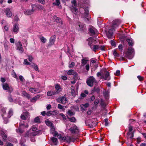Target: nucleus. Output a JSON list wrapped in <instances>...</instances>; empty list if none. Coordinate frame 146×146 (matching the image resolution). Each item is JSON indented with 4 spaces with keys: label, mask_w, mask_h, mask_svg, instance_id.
Masks as SVG:
<instances>
[{
    "label": "nucleus",
    "mask_w": 146,
    "mask_h": 146,
    "mask_svg": "<svg viewBox=\"0 0 146 146\" xmlns=\"http://www.w3.org/2000/svg\"><path fill=\"white\" fill-rule=\"evenodd\" d=\"M120 23L119 20L114 21L112 22L113 25L112 26V28L109 29L107 35L109 38L111 39L112 38L113 31H114L115 29L118 27Z\"/></svg>",
    "instance_id": "nucleus-1"
},
{
    "label": "nucleus",
    "mask_w": 146,
    "mask_h": 146,
    "mask_svg": "<svg viewBox=\"0 0 146 146\" xmlns=\"http://www.w3.org/2000/svg\"><path fill=\"white\" fill-rule=\"evenodd\" d=\"M88 45L91 49L94 52H96L97 50H99L100 47L98 45H95L97 43V41L92 37L89 38L88 40Z\"/></svg>",
    "instance_id": "nucleus-2"
},
{
    "label": "nucleus",
    "mask_w": 146,
    "mask_h": 146,
    "mask_svg": "<svg viewBox=\"0 0 146 146\" xmlns=\"http://www.w3.org/2000/svg\"><path fill=\"white\" fill-rule=\"evenodd\" d=\"M37 130L36 127L33 126L29 131H27L25 134V137H29L31 138L32 136H35L38 133L36 131Z\"/></svg>",
    "instance_id": "nucleus-3"
},
{
    "label": "nucleus",
    "mask_w": 146,
    "mask_h": 146,
    "mask_svg": "<svg viewBox=\"0 0 146 146\" xmlns=\"http://www.w3.org/2000/svg\"><path fill=\"white\" fill-rule=\"evenodd\" d=\"M29 125L28 124L25 125L24 123H22L21 122L19 124V127L18 129H16V131L17 133L19 134H22L25 131V128H28Z\"/></svg>",
    "instance_id": "nucleus-4"
},
{
    "label": "nucleus",
    "mask_w": 146,
    "mask_h": 146,
    "mask_svg": "<svg viewBox=\"0 0 146 146\" xmlns=\"http://www.w3.org/2000/svg\"><path fill=\"white\" fill-rule=\"evenodd\" d=\"M76 29L78 31H84L86 29V26L84 24L78 22L76 24Z\"/></svg>",
    "instance_id": "nucleus-5"
},
{
    "label": "nucleus",
    "mask_w": 146,
    "mask_h": 146,
    "mask_svg": "<svg viewBox=\"0 0 146 146\" xmlns=\"http://www.w3.org/2000/svg\"><path fill=\"white\" fill-rule=\"evenodd\" d=\"M86 82L88 86L92 87L94 83H97V81L93 76H90L87 79Z\"/></svg>",
    "instance_id": "nucleus-6"
},
{
    "label": "nucleus",
    "mask_w": 146,
    "mask_h": 146,
    "mask_svg": "<svg viewBox=\"0 0 146 146\" xmlns=\"http://www.w3.org/2000/svg\"><path fill=\"white\" fill-rule=\"evenodd\" d=\"M80 11V13L82 14V17L83 18H86L88 17L89 11L88 8L85 9L84 7L81 8Z\"/></svg>",
    "instance_id": "nucleus-7"
},
{
    "label": "nucleus",
    "mask_w": 146,
    "mask_h": 146,
    "mask_svg": "<svg viewBox=\"0 0 146 146\" xmlns=\"http://www.w3.org/2000/svg\"><path fill=\"white\" fill-rule=\"evenodd\" d=\"M32 9L31 10H26L25 9H23V10L24 12V14L26 15H31L33 13L36 11V9L35 8V5H31Z\"/></svg>",
    "instance_id": "nucleus-8"
},
{
    "label": "nucleus",
    "mask_w": 146,
    "mask_h": 146,
    "mask_svg": "<svg viewBox=\"0 0 146 146\" xmlns=\"http://www.w3.org/2000/svg\"><path fill=\"white\" fill-rule=\"evenodd\" d=\"M72 6L71 8V10L73 13L76 15L78 13L77 8L74 7L77 6L76 1H72L71 2Z\"/></svg>",
    "instance_id": "nucleus-9"
},
{
    "label": "nucleus",
    "mask_w": 146,
    "mask_h": 146,
    "mask_svg": "<svg viewBox=\"0 0 146 146\" xmlns=\"http://www.w3.org/2000/svg\"><path fill=\"white\" fill-rule=\"evenodd\" d=\"M62 140L65 142L70 143L71 142H74L75 141L76 139L73 137H71L70 136L63 137L62 138Z\"/></svg>",
    "instance_id": "nucleus-10"
},
{
    "label": "nucleus",
    "mask_w": 146,
    "mask_h": 146,
    "mask_svg": "<svg viewBox=\"0 0 146 146\" xmlns=\"http://www.w3.org/2000/svg\"><path fill=\"white\" fill-rule=\"evenodd\" d=\"M56 101L58 103H61L64 104L66 103L67 101L66 96L64 95L61 97L58 98L57 99Z\"/></svg>",
    "instance_id": "nucleus-11"
},
{
    "label": "nucleus",
    "mask_w": 146,
    "mask_h": 146,
    "mask_svg": "<svg viewBox=\"0 0 146 146\" xmlns=\"http://www.w3.org/2000/svg\"><path fill=\"white\" fill-rule=\"evenodd\" d=\"M30 116V115L28 112L24 111L22 114L21 117L22 119L26 120L27 119H29Z\"/></svg>",
    "instance_id": "nucleus-12"
},
{
    "label": "nucleus",
    "mask_w": 146,
    "mask_h": 146,
    "mask_svg": "<svg viewBox=\"0 0 146 146\" xmlns=\"http://www.w3.org/2000/svg\"><path fill=\"white\" fill-rule=\"evenodd\" d=\"M71 132L73 134L78 135L79 133V130L76 126H74L72 128L70 129Z\"/></svg>",
    "instance_id": "nucleus-13"
},
{
    "label": "nucleus",
    "mask_w": 146,
    "mask_h": 146,
    "mask_svg": "<svg viewBox=\"0 0 146 146\" xmlns=\"http://www.w3.org/2000/svg\"><path fill=\"white\" fill-rule=\"evenodd\" d=\"M17 49L19 50L21 53L24 52V49L21 43L19 41L16 44Z\"/></svg>",
    "instance_id": "nucleus-14"
},
{
    "label": "nucleus",
    "mask_w": 146,
    "mask_h": 146,
    "mask_svg": "<svg viewBox=\"0 0 146 146\" xmlns=\"http://www.w3.org/2000/svg\"><path fill=\"white\" fill-rule=\"evenodd\" d=\"M134 52V50L132 48H128L127 52L129 55H127V56L129 59H131L133 58V56L132 54Z\"/></svg>",
    "instance_id": "nucleus-15"
},
{
    "label": "nucleus",
    "mask_w": 146,
    "mask_h": 146,
    "mask_svg": "<svg viewBox=\"0 0 146 146\" xmlns=\"http://www.w3.org/2000/svg\"><path fill=\"white\" fill-rule=\"evenodd\" d=\"M19 25L18 24H15L13 26L12 29L13 32L15 34H17L19 31Z\"/></svg>",
    "instance_id": "nucleus-16"
},
{
    "label": "nucleus",
    "mask_w": 146,
    "mask_h": 146,
    "mask_svg": "<svg viewBox=\"0 0 146 146\" xmlns=\"http://www.w3.org/2000/svg\"><path fill=\"white\" fill-rule=\"evenodd\" d=\"M2 86L3 89L4 90H9V91L10 92H11L13 90V88L9 87L8 84L6 83L3 84Z\"/></svg>",
    "instance_id": "nucleus-17"
},
{
    "label": "nucleus",
    "mask_w": 146,
    "mask_h": 146,
    "mask_svg": "<svg viewBox=\"0 0 146 146\" xmlns=\"http://www.w3.org/2000/svg\"><path fill=\"white\" fill-rule=\"evenodd\" d=\"M100 79H104L105 80H109L110 79V78L109 76V74L107 71H106L105 74V76H102L100 78Z\"/></svg>",
    "instance_id": "nucleus-18"
},
{
    "label": "nucleus",
    "mask_w": 146,
    "mask_h": 146,
    "mask_svg": "<svg viewBox=\"0 0 146 146\" xmlns=\"http://www.w3.org/2000/svg\"><path fill=\"white\" fill-rule=\"evenodd\" d=\"M1 23L2 24H5L4 29L5 31H8L9 30V25L8 23L4 20H2Z\"/></svg>",
    "instance_id": "nucleus-19"
},
{
    "label": "nucleus",
    "mask_w": 146,
    "mask_h": 146,
    "mask_svg": "<svg viewBox=\"0 0 146 146\" xmlns=\"http://www.w3.org/2000/svg\"><path fill=\"white\" fill-rule=\"evenodd\" d=\"M4 12L6 13L7 16L8 17H11L12 15V12L9 8H7L4 10Z\"/></svg>",
    "instance_id": "nucleus-20"
},
{
    "label": "nucleus",
    "mask_w": 146,
    "mask_h": 146,
    "mask_svg": "<svg viewBox=\"0 0 146 146\" xmlns=\"http://www.w3.org/2000/svg\"><path fill=\"white\" fill-rule=\"evenodd\" d=\"M55 40L56 37L55 36H51L49 40V45H52L54 44Z\"/></svg>",
    "instance_id": "nucleus-21"
},
{
    "label": "nucleus",
    "mask_w": 146,
    "mask_h": 146,
    "mask_svg": "<svg viewBox=\"0 0 146 146\" xmlns=\"http://www.w3.org/2000/svg\"><path fill=\"white\" fill-rule=\"evenodd\" d=\"M53 18L55 21L57 22L59 25L61 26L62 25V21L61 19L55 16L53 17Z\"/></svg>",
    "instance_id": "nucleus-22"
},
{
    "label": "nucleus",
    "mask_w": 146,
    "mask_h": 146,
    "mask_svg": "<svg viewBox=\"0 0 146 146\" xmlns=\"http://www.w3.org/2000/svg\"><path fill=\"white\" fill-rule=\"evenodd\" d=\"M53 18L55 21L57 22L59 25L61 26L62 25V21L61 19L55 16L53 17Z\"/></svg>",
    "instance_id": "nucleus-23"
},
{
    "label": "nucleus",
    "mask_w": 146,
    "mask_h": 146,
    "mask_svg": "<svg viewBox=\"0 0 146 146\" xmlns=\"http://www.w3.org/2000/svg\"><path fill=\"white\" fill-rule=\"evenodd\" d=\"M55 88L56 90V91H55L56 94H58L61 91V89L60 86V85L58 84H56L55 85Z\"/></svg>",
    "instance_id": "nucleus-24"
},
{
    "label": "nucleus",
    "mask_w": 146,
    "mask_h": 146,
    "mask_svg": "<svg viewBox=\"0 0 146 146\" xmlns=\"http://www.w3.org/2000/svg\"><path fill=\"white\" fill-rule=\"evenodd\" d=\"M51 132L54 136H56L58 135V133L55 131V128L54 126H52L50 129Z\"/></svg>",
    "instance_id": "nucleus-25"
},
{
    "label": "nucleus",
    "mask_w": 146,
    "mask_h": 146,
    "mask_svg": "<svg viewBox=\"0 0 146 146\" xmlns=\"http://www.w3.org/2000/svg\"><path fill=\"white\" fill-rule=\"evenodd\" d=\"M29 91L31 92L34 94L39 93L40 92V91L38 89L33 88H30L29 89Z\"/></svg>",
    "instance_id": "nucleus-26"
},
{
    "label": "nucleus",
    "mask_w": 146,
    "mask_h": 146,
    "mask_svg": "<svg viewBox=\"0 0 146 146\" xmlns=\"http://www.w3.org/2000/svg\"><path fill=\"white\" fill-rule=\"evenodd\" d=\"M0 133L3 139L5 140H6L7 139V135L2 130L0 131Z\"/></svg>",
    "instance_id": "nucleus-27"
},
{
    "label": "nucleus",
    "mask_w": 146,
    "mask_h": 146,
    "mask_svg": "<svg viewBox=\"0 0 146 146\" xmlns=\"http://www.w3.org/2000/svg\"><path fill=\"white\" fill-rule=\"evenodd\" d=\"M88 60L86 58H84L81 60V66L84 67V66L86 65Z\"/></svg>",
    "instance_id": "nucleus-28"
},
{
    "label": "nucleus",
    "mask_w": 146,
    "mask_h": 146,
    "mask_svg": "<svg viewBox=\"0 0 146 146\" xmlns=\"http://www.w3.org/2000/svg\"><path fill=\"white\" fill-rule=\"evenodd\" d=\"M32 5H35V8L36 9V10H37V9L40 10L43 9V7L40 5H36V4H32Z\"/></svg>",
    "instance_id": "nucleus-29"
},
{
    "label": "nucleus",
    "mask_w": 146,
    "mask_h": 146,
    "mask_svg": "<svg viewBox=\"0 0 146 146\" xmlns=\"http://www.w3.org/2000/svg\"><path fill=\"white\" fill-rule=\"evenodd\" d=\"M104 95L106 99L108 100L109 98V92L108 91H105L104 92Z\"/></svg>",
    "instance_id": "nucleus-30"
},
{
    "label": "nucleus",
    "mask_w": 146,
    "mask_h": 146,
    "mask_svg": "<svg viewBox=\"0 0 146 146\" xmlns=\"http://www.w3.org/2000/svg\"><path fill=\"white\" fill-rule=\"evenodd\" d=\"M76 88L73 87V86H71V94L72 96L74 97H75L76 95V92L75 91V90Z\"/></svg>",
    "instance_id": "nucleus-31"
},
{
    "label": "nucleus",
    "mask_w": 146,
    "mask_h": 146,
    "mask_svg": "<svg viewBox=\"0 0 146 146\" xmlns=\"http://www.w3.org/2000/svg\"><path fill=\"white\" fill-rule=\"evenodd\" d=\"M51 139L53 143L52 145H57V138L54 137H52Z\"/></svg>",
    "instance_id": "nucleus-32"
},
{
    "label": "nucleus",
    "mask_w": 146,
    "mask_h": 146,
    "mask_svg": "<svg viewBox=\"0 0 146 146\" xmlns=\"http://www.w3.org/2000/svg\"><path fill=\"white\" fill-rule=\"evenodd\" d=\"M89 30L90 33L92 35H94L97 31L93 27H92L89 29Z\"/></svg>",
    "instance_id": "nucleus-33"
},
{
    "label": "nucleus",
    "mask_w": 146,
    "mask_h": 146,
    "mask_svg": "<svg viewBox=\"0 0 146 146\" xmlns=\"http://www.w3.org/2000/svg\"><path fill=\"white\" fill-rule=\"evenodd\" d=\"M56 94L55 91H49L47 93V96H51L53 95Z\"/></svg>",
    "instance_id": "nucleus-34"
},
{
    "label": "nucleus",
    "mask_w": 146,
    "mask_h": 146,
    "mask_svg": "<svg viewBox=\"0 0 146 146\" xmlns=\"http://www.w3.org/2000/svg\"><path fill=\"white\" fill-rule=\"evenodd\" d=\"M127 41L128 42L130 46H132L133 45V42L131 38H127L126 39Z\"/></svg>",
    "instance_id": "nucleus-35"
},
{
    "label": "nucleus",
    "mask_w": 146,
    "mask_h": 146,
    "mask_svg": "<svg viewBox=\"0 0 146 146\" xmlns=\"http://www.w3.org/2000/svg\"><path fill=\"white\" fill-rule=\"evenodd\" d=\"M53 4L54 5L57 6L59 8H61L60 5V3L59 1H56L55 2L53 3Z\"/></svg>",
    "instance_id": "nucleus-36"
},
{
    "label": "nucleus",
    "mask_w": 146,
    "mask_h": 146,
    "mask_svg": "<svg viewBox=\"0 0 146 146\" xmlns=\"http://www.w3.org/2000/svg\"><path fill=\"white\" fill-rule=\"evenodd\" d=\"M67 74L68 75H76V72L73 70H69L67 72Z\"/></svg>",
    "instance_id": "nucleus-37"
},
{
    "label": "nucleus",
    "mask_w": 146,
    "mask_h": 146,
    "mask_svg": "<svg viewBox=\"0 0 146 146\" xmlns=\"http://www.w3.org/2000/svg\"><path fill=\"white\" fill-rule=\"evenodd\" d=\"M22 94L23 96L27 98H30V96L29 94H28L25 91H23Z\"/></svg>",
    "instance_id": "nucleus-38"
},
{
    "label": "nucleus",
    "mask_w": 146,
    "mask_h": 146,
    "mask_svg": "<svg viewBox=\"0 0 146 146\" xmlns=\"http://www.w3.org/2000/svg\"><path fill=\"white\" fill-rule=\"evenodd\" d=\"M89 104L88 103H86L84 104H82L80 105V107L82 109L84 110H85V109L84 108H87L89 106Z\"/></svg>",
    "instance_id": "nucleus-39"
},
{
    "label": "nucleus",
    "mask_w": 146,
    "mask_h": 146,
    "mask_svg": "<svg viewBox=\"0 0 146 146\" xmlns=\"http://www.w3.org/2000/svg\"><path fill=\"white\" fill-rule=\"evenodd\" d=\"M40 97V96L37 95L35 96V97L32 98L31 100V101L32 102H35Z\"/></svg>",
    "instance_id": "nucleus-40"
},
{
    "label": "nucleus",
    "mask_w": 146,
    "mask_h": 146,
    "mask_svg": "<svg viewBox=\"0 0 146 146\" xmlns=\"http://www.w3.org/2000/svg\"><path fill=\"white\" fill-rule=\"evenodd\" d=\"M45 122L46 125L48 126H50L51 127L52 126V123L49 121L47 120L45 121Z\"/></svg>",
    "instance_id": "nucleus-41"
},
{
    "label": "nucleus",
    "mask_w": 146,
    "mask_h": 146,
    "mask_svg": "<svg viewBox=\"0 0 146 146\" xmlns=\"http://www.w3.org/2000/svg\"><path fill=\"white\" fill-rule=\"evenodd\" d=\"M27 56L28 57L29 60L30 62H32L33 59V56L31 55H27Z\"/></svg>",
    "instance_id": "nucleus-42"
},
{
    "label": "nucleus",
    "mask_w": 146,
    "mask_h": 146,
    "mask_svg": "<svg viewBox=\"0 0 146 146\" xmlns=\"http://www.w3.org/2000/svg\"><path fill=\"white\" fill-rule=\"evenodd\" d=\"M13 111L11 109H10L8 113V117H10L13 115Z\"/></svg>",
    "instance_id": "nucleus-43"
},
{
    "label": "nucleus",
    "mask_w": 146,
    "mask_h": 146,
    "mask_svg": "<svg viewBox=\"0 0 146 146\" xmlns=\"http://www.w3.org/2000/svg\"><path fill=\"white\" fill-rule=\"evenodd\" d=\"M34 121L36 123H39L40 122V119L38 117H36L34 120Z\"/></svg>",
    "instance_id": "nucleus-44"
},
{
    "label": "nucleus",
    "mask_w": 146,
    "mask_h": 146,
    "mask_svg": "<svg viewBox=\"0 0 146 146\" xmlns=\"http://www.w3.org/2000/svg\"><path fill=\"white\" fill-rule=\"evenodd\" d=\"M40 39L42 42L44 43H45L46 41V38L43 36L41 37L40 38Z\"/></svg>",
    "instance_id": "nucleus-45"
},
{
    "label": "nucleus",
    "mask_w": 146,
    "mask_h": 146,
    "mask_svg": "<svg viewBox=\"0 0 146 146\" xmlns=\"http://www.w3.org/2000/svg\"><path fill=\"white\" fill-rule=\"evenodd\" d=\"M23 63L25 65H31V63L28 61L27 59H25L24 60Z\"/></svg>",
    "instance_id": "nucleus-46"
},
{
    "label": "nucleus",
    "mask_w": 146,
    "mask_h": 146,
    "mask_svg": "<svg viewBox=\"0 0 146 146\" xmlns=\"http://www.w3.org/2000/svg\"><path fill=\"white\" fill-rule=\"evenodd\" d=\"M31 66L33 67L37 71H38V68L37 65L36 64H34V65H31Z\"/></svg>",
    "instance_id": "nucleus-47"
},
{
    "label": "nucleus",
    "mask_w": 146,
    "mask_h": 146,
    "mask_svg": "<svg viewBox=\"0 0 146 146\" xmlns=\"http://www.w3.org/2000/svg\"><path fill=\"white\" fill-rule=\"evenodd\" d=\"M127 135L131 139L132 138L133 136V132H129L127 133Z\"/></svg>",
    "instance_id": "nucleus-48"
},
{
    "label": "nucleus",
    "mask_w": 146,
    "mask_h": 146,
    "mask_svg": "<svg viewBox=\"0 0 146 146\" xmlns=\"http://www.w3.org/2000/svg\"><path fill=\"white\" fill-rule=\"evenodd\" d=\"M113 55L115 57H118L119 56V54L115 50H114L113 52Z\"/></svg>",
    "instance_id": "nucleus-49"
},
{
    "label": "nucleus",
    "mask_w": 146,
    "mask_h": 146,
    "mask_svg": "<svg viewBox=\"0 0 146 146\" xmlns=\"http://www.w3.org/2000/svg\"><path fill=\"white\" fill-rule=\"evenodd\" d=\"M58 108L62 110L63 111L64 110L63 108L64 106L60 104L58 105Z\"/></svg>",
    "instance_id": "nucleus-50"
},
{
    "label": "nucleus",
    "mask_w": 146,
    "mask_h": 146,
    "mask_svg": "<svg viewBox=\"0 0 146 146\" xmlns=\"http://www.w3.org/2000/svg\"><path fill=\"white\" fill-rule=\"evenodd\" d=\"M60 115L62 117L63 120L65 121L66 120V116L64 114L62 113H61L60 114Z\"/></svg>",
    "instance_id": "nucleus-51"
},
{
    "label": "nucleus",
    "mask_w": 146,
    "mask_h": 146,
    "mask_svg": "<svg viewBox=\"0 0 146 146\" xmlns=\"http://www.w3.org/2000/svg\"><path fill=\"white\" fill-rule=\"evenodd\" d=\"M68 119L69 121L71 122H74L76 121V119L75 117L69 118Z\"/></svg>",
    "instance_id": "nucleus-52"
},
{
    "label": "nucleus",
    "mask_w": 146,
    "mask_h": 146,
    "mask_svg": "<svg viewBox=\"0 0 146 146\" xmlns=\"http://www.w3.org/2000/svg\"><path fill=\"white\" fill-rule=\"evenodd\" d=\"M85 68L86 70L88 71L90 70V65L89 64H87L85 66Z\"/></svg>",
    "instance_id": "nucleus-53"
},
{
    "label": "nucleus",
    "mask_w": 146,
    "mask_h": 146,
    "mask_svg": "<svg viewBox=\"0 0 146 146\" xmlns=\"http://www.w3.org/2000/svg\"><path fill=\"white\" fill-rule=\"evenodd\" d=\"M68 114L70 116H72L74 115V113L72 111L70 110H69L68 112Z\"/></svg>",
    "instance_id": "nucleus-54"
},
{
    "label": "nucleus",
    "mask_w": 146,
    "mask_h": 146,
    "mask_svg": "<svg viewBox=\"0 0 146 146\" xmlns=\"http://www.w3.org/2000/svg\"><path fill=\"white\" fill-rule=\"evenodd\" d=\"M51 115H55L57 114L56 111L54 110L53 111H50Z\"/></svg>",
    "instance_id": "nucleus-55"
},
{
    "label": "nucleus",
    "mask_w": 146,
    "mask_h": 146,
    "mask_svg": "<svg viewBox=\"0 0 146 146\" xmlns=\"http://www.w3.org/2000/svg\"><path fill=\"white\" fill-rule=\"evenodd\" d=\"M75 65V63L74 62H72L70 64L69 66V67L70 68H72Z\"/></svg>",
    "instance_id": "nucleus-56"
},
{
    "label": "nucleus",
    "mask_w": 146,
    "mask_h": 146,
    "mask_svg": "<svg viewBox=\"0 0 146 146\" xmlns=\"http://www.w3.org/2000/svg\"><path fill=\"white\" fill-rule=\"evenodd\" d=\"M129 132H131L133 130V128L132 126L129 125L128 127Z\"/></svg>",
    "instance_id": "nucleus-57"
},
{
    "label": "nucleus",
    "mask_w": 146,
    "mask_h": 146,
    "mask_svg": "<svg viewBox=\"0 0 146 146\" xmlns=\"http://www.w3.org/2000/svg\"><path fill=\"white\" fill-rule=\"evenodd\" d=\"M19 78L21 81L22 82H23L25 80L24 78L21 75H20L19 76Z\"/></svg>",
    "instance_id": "nucleus-58"
},
{
    "label": "nucleus",
    "mask_w": 146,
    "mask_h": 146,
    "mask_svg": "<svg viewBox=\"0 0 146 146\" xmlns=\"http://www.w3.org/2000/svg\"><path fill=\"white\" fill-rule=\"evenodd\" d=\"M111 44V45L113 46H115V42L113 41V40H111V41H110V42Z\"/></svg>",
    "instance_id": "nucleus-59"
},
{
    "label": "nucleus",
    "mask_w": 146,
    "mask_h": 146,
    "mask_svg": "<svg viewBox=\"0 0 146 146\" xmlns=\"http://www.w3.org/2000/svg\"><path fill=\"white\" fill-rule=\"evenodd\" d=\"M120 71L119 70H117L116 72L115 75L117 76H119L120 75Z\"/></svg>",
    "instance_id": "nucleus-60"
},
{
    "label": "nucleus",
    "mask_w": 146,
    "mask_h": 146,
    "mask_svg": "<svg viewBox=\"0 0 146 146\" xmlns=\"http://www.w3.org/2000/svg\"><path fill=\"white\" fill-rule=\"evenodd\" d=\"M10 41L11 43H14L15 42V39L13 38H11L10 39Z\"/></svg>",
    "instance_id": "nucleus-61"
},
{
    "label": "nucleus",
    "mask_w": 146,
    "mask_h": 146,
    "mask_svg": "<svg viewBox=\"0 0 146 146\" xmlns=\"http://www.w3.org/2000/svg\"><path fill=\"white\" fill-rule=\"evenodd\" d=\"M123 46L121 44H119L118 46V48L120 51L122 50Z\"/></svg>",
    "instance_id": "nucleus-62"
},
{
    "label": "nucleus",
    "mask_w": 146,
    "mask_h": 146,
    "mask_svg": "<svg viewBox=\"0 0 146 146\" xmlns=\"http://www.w3.org/2000/svg\"><path fill=\"white\" fill-rule=\"evenodd\" d=\"M138 78L139 79V81H141L143 80V78L140 76H137Z\"/></svg>",
    "instance_id": "nucleus-63"
},
{
    "label": "nucleus",
    "mask_w": 146,
    "mask_h": 146,
    "mask_svg": "<svg viewBox=\"0 0 146 146\" xmlns=\"http://www.w3.org/2000/svg\"><path fill=\"white\" fill-rule=\"evenodd\" d=\"M4 46L5 47V48L6 50H8V45L6 43H5L4 44Z\"/></svg>",
    "instance_id": "nucleus-64"
}]
</instances>
